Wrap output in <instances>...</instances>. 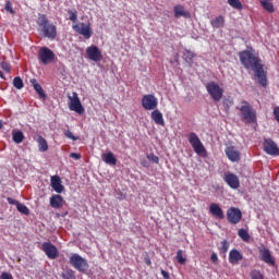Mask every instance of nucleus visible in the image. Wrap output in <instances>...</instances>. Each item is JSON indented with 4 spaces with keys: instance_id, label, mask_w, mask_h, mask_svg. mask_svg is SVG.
Returning <instances> with one entry per match:
<instances>
[{
    "instance_id": "nucleus-1",
    "label": "nucleus",
    "mask_w": 279,
    "mask_h": 279,
    "mask_svg": "<svg viewBox=\"0 0 279 279\" xmlns=\"http://www.w3.org/2000/svg\"><path fill=\"white\" fill-rule=\"evenodd\" d=\"M240 60L245 69H252V71H254L255 80L260 86H267V72L263 69V63H260L256 51L250 49L240 52Z\"/></svg>"
},
{
    "instance_id": "nucleus-2",
    "label": "nucleus",
    "mask_w": 279,
    "mask_h": 279,
    "mask_svg": "<svg viewBox=\"0 0 279 279\" xmlns=\"http://www.w3.org/2000/svg\"><path fill=\"white\" fill-rule=\"evenodd\" d=\"M238 110H240L243 123H255L256 111L252 108V105L243 100L240 107H238Z\"/></svg>"
},
{
    "instance_id": "nucleus-3",
    "label": "nucleus",
    "mask_w": 279,
    "mask_h": 279,
    "mask_svg": "<svg viewBox=\"0 0 279 279\" xmlns=\"http://www.w3.org/2000/svg\"><path fill=\"white\" fill-rule=\"evenodd\" d=\"M38 25H39V27H41V33L46 38L53 40V38H56V36H58V31L56 28V25L50 24L47 21V17L45 15H39Z\"/></svg>"
},
{
    "instance_id": "nucleus-4",
    "label": "nucleus",
    "mask_w": 279,
    "mask_h": 279,
    "mask_svg": "<svg viewBox=\"0 0 279 279\" xmlns=\"http://www.w3.org/2000/svg\"><path fill=\"white\" fill-rule=\"evenodd\" d=\"M68 99L69 110L76 112V114H84V106H82V101L80 100L77 93L74 92L72 95L68 94Z\"/></svg>"
},
{
    "instance_id": "nucleus-5",
    "label": "nucleus",
    "mask_w": 279,
    "mask_h": 279,
    "mask_svg": "<svg viewBox=\"0 0 279 279\" xmlns=\"http://www.w3.org/2000/svg\"><path fill=\"white\" fill-rule=\"evenodd\" d=\"M70 264L72 265V267H74V269L83 274L84 271L88 270V262L86 260V258L82 257L80 254H73L70 257Z\"/></svg>"
},
{
    "instance_id": "nucleus-6",
    "label": "nucleus",
    "mask_w": 279,
    "mask_h": 279,
    "mask_svg": "<svg viewBox=\"0 0 279 279\" xmlns=\"http://www.w3.org/2000/svg\"><path fill=\"white\" fill-rule=\"evenodd\" d=\"M189 143L193 147L195 154H197L198 156H205L206 147H204V144H202V140H199L197 134L190 133V135H189Z\"/></svg>"
},
{
    "instance_id": "nucleus-7",
    "label": "nucleus",
    "mask_w": 279,
    "mask_h": 279,
    "mask_svg": "<svg viewBox=\"0 0 279 279\" xmlns=\"http://www.w3.org/2000/svg\"><path fill=\"white\" fill-rule=\"evenodd\" d=\"M206 88H207L208 95H210L214 101H221V97H223V88H221L219 84L215 82H209L206 85Z\"/></svg>"
},
{
    "instance_id": "nucleus-8",
    "label": "nucleus",
    "mask_w": 279,
    "mask_h": 279,
    "mask_svg": "<svg viewBox=\"0 0 279 279\" xmlns=\"http://www.w3.org/2000/svg\"><path fill=\"white\" fill-rule=\"evenodd\" d=\"M38 58L41 64H51V62L56 60V54L53 53V51H51V49L43 47L38 51Z\"/></svg>"
},
{
    "instance_id": "nucleus-9",
    "label": "nucleus",
    "mask_w": 279,
    "mask_h": 279,
    "mask_svg": "<svg viewBox=\"0 0 279 279\" xmlns=\"http://www.w3.org/2000/svg\"><path fill=\"white\" fill-rule=\"evenodd\" d=\"M142 106L144 110H156V108H158V98L151 94L144 95L142 98Z\"/></svg>"
},
{
    "instance_id": "nucleus-10",
    "label": "nucleus",
    "mask_w": 279,
    "mask_h": 279,
    "mask_svg": "<svg viewBox=\"0 0 279 279\" xmlns=\"http://www.w3.org/2000/svg\"><path fill=\"white\" fill-rule=\"evenodd\" d=\"M86 56L92 62H100L104 56H101V50L97 46H89L86 48Z\"/></svg>"
},
{
    "instance_id": "nucleus-11",
    "label": "nucleus",
    "mask_w": 279,
    "mask_h": 279,
    "mask_svg": "<svg viewBox=\"0 0 279 279\" xmlns=\"http://www.w3.org/2000/svg\"><path fill=\"white\" fill-rule=\"evenodd\" d=\"M242 217H243V214L241 213V209L236 207H231L227 211V219L229 223L236 225L239 223V221H241Z\"/></svg>"
},
{
    "instance_id": "nucleus-12",
    "label": "nucleus",
    "mask_w": 279,
    "mask_h": 279,
    "mask_svg": "<svg viewBox=\"0 0 279 279\" xmlns=\"http://www.w3.org/2000/svg\"><path fill=\"white\" fill-rule=\"evenodd\" d=\"M225 154L231 162H239V160H241V151H239L236 146H227L225 149Z\"/></svg>"
},
{
    "instance_id": "nucleus-13",
    "label": "nucleus",
    "mask_w": 279,
    "mask_h": 279,
    "mask_svg": "<svg viewBox=\"0 0 279 279\" xmlns=\"http://www.w3.org/2000/svg\"><path fill=\"white\" fill-rule=\"evenodd\" d=\"M225 182L230 186V189L236 190L239 186H241V181L239 180V177L232 172H227L223 175Z\"/></svg>"
},
{
    "instance_id": "nucleus-14",
    "label": "nucleus",
    "mask_w": 279,
    "mask_h": 279,
    "mask_svg": "<svg viewBox=\"0 0 279 279\" xmlns=\"http://www.w3.org/2000/svg\"><path fill=\"white\" fill-rule=\"evenodd\" d=\"M73 29L84 36L85 38H90L93 32L90 31V24L80 23L73 26Z\"/></svg>"
},
{
    "instance_id": "nucleus-15",
    "label": "nucleus",
    "mask_w": 279,
    "mask_h": 279,
    "mask_svg": "<svg viewBox=\"0 0 279 279\" xmlns=\"http://www.w3.org/2000/svg\"><path fill=\"white\" fill-rule=\"evenodd\" d=\"M41 247L48 258H58V248L53 244L45 242Z\"/></svg>"
},
{
    "instance_id": "nucleus-16",
    "label": "nucleus",
    "mask_w": 279,
    "mask_h": 279,
    "mask_svg": "<svg viewBox=\"0 0 279 279\" xmlns=\"http://www.w3.org/2000/svg\"><path fill=\"white\" fill-rule=\"evenodd\" d=\"M264 151L269 156H278V145L271 140L264 141Z\"/></svg>"
},
{
    "instance_id": "nucleus-17",
    "label": "nucleus",
    "mask_w": 279,
    "mask_h": 279,
    "mask_svg": "<svg viewBox=\"0 0 279 279\" xmlns=\"http://www.w3.org/2000/svg\"><path fill=\"white\" fill-rule=\"evenodd\" d=\"M50 186L53 189L54 193L64 192V185H62V179H60L58 175L51 177Z\"/></svg>"
},
{
    "instance_id": "nucleus-18",
    "label": "nucleus",
    "mask_w": 279,
    "mask_h": 279,
    "mask_svg": "<svg viewBox=\"0 0 279 279\" xmlns=\"http://www.w3.org/2000/svg\"><path fill=\"white\" fill-rule=\"evenodd\" d=\"M209 213L213 215V217H216V219H223V209L217 204V203H211L209 206Z\"/></svg>"
},
{
    "instance_id": "nucleus-19",
    "label": "nucleus",
    "mask_w": 279,
    "mask_h": 279,
    "mask_svg": "<svg viewBox=\"0 0 279 279\" xmlns=\"http://www.w3.org/2000/svg\"><path fill=\"white\" fill-rule=\"evenodd\" d=\"M241 260H243V254L238 250H231L229 253V263H231V265H239Z\"/></svg>"
},
{
    "instance_id": "nucleus-20",
    "label": "nucleus",
    "mask_w": 279,
    "mask_h": 279,
    "mask_svg": "<svg viewBox=\"0 0 279 279\" xmlns=\"http://www.w3.org/2000/svg\"><path fill=\"white\" fill-rule=\"evenodd\" d=\"M50 206L51 208H62L64 206V198L59 194H53L50 197Z\"/></svg>"
},
{
    "instance_id": "nucleus-21",
    "label": "nucleus",
    "mask_w": 279,
    "mask_h": 279,
    "mask_svg": "<svg viewBox=\"0 0 279 279\" xmlns=\"http://www.w3.org/2000/svg\"><path fill=\"white\" fill-rule=\"evenodd\" d=\"M34 141H36L39 151H41V153L48 151L49 144L47 143V140H45V137H43V135H36L34 137Z\"/></svg>"
},
{
    "instance_id": "nucleus-22",
    "label": "nucleus",
    "mask_w": 279,
    "mask_h": 279,
    "mask_svg": "<svg viewBox=\"0 0 279 279\" xmlns=\"http://www.w3.org/2000/svg\"><path fill=\"white\" fill-rule=\"evenodd\" d=\"M259 254L264 263H267V265H274L275 260L274 257L271 256V252H269L268 248L260 250Z\"/></svg>"
},
{
    "instance_id": "nucleus-23",
    "label": "nucleus",
    "mask_w": 279,
    "mask_h": 279,
    "mask_svg": "<svg viewBox=\"0 0 279 279\" xmlns=\"http://www.w3.org/2000/svg\"><path fill=\"white\" fill-rule=\"evenodd\" d=\"M101 159L104 160V162H106V165H111V166L117 165V157H114L113 153L102 154Z\"/></svg>"
},
{
    "instance_id": "nucleus-24",
    "label": "nucleus",
    "mask_w": 279,
    "mask_h": 279,
    "mask_svg": "<svg viewBox=\"0 0 279 279\" xmlns=\"http://www.w3.org/2000/svg\"><path fill=\"white\" fill-rule=\"evenodd\" d=\"M174 16L175 19H180V16H183L184 19H189L191 14H189V11L184 10V7L177 5L174 7Z\"/></svg>"
},
{
    "instance_id": "nucleus-25",
    "label": "nucleus",
    "mask_w": 279,
    "mask_h": 279,
    "mask_svg": "<svg viewBox=\"0 0 279 279\" xmlns=\"http://www.w3.org/2000/svg\"><path fill=\"white\" fill-rule=\"evenodd\" d=\"M31 84H32L34 90H36V93L39 95V97L41 99H45V97H47L45 95V90L43 89V86H40V84H38V81H36V78H32Z\"/></svg>"
},
{
    "instance_id": "nucleus-26",
    "label": "nucleus",
    "mask_w": 279,
    "mask_h": 279,
    "mask_svg": "<svg viewBox=\"0 0 279 279\" xmlns=\"http://www.w3.org/2000/svg\"><path fill=\"white\" fill-rule=\"evenodd\" d=\"M151 119L157 125H165V118H162V112L159 110L151 112Z\"/></svg>"
},
{
    "instance_id": "nucleus-27",
    "label": "nucleus",
    "mask_w": 279,
    "mask_h": 279,
    "mask_svg": "<svg viewBox=\"0 0 279 279\" xmlns=\"http://www.w3.org/2000/svg\"><path fill=\"white\" fill-rule=\"evenodd\" d=\"M210 24L214 29H219V27H223V25H226V19H223V16H218L214 19Z\"/></svg>"
},
{
    "instance_id": "nucleus-28",
    "label": "nucleus",
    "mask_w": 279,
    "mask_h": 279,
    "mask_svg": "<svg viewBox=\"0 0 279 279\" xmlns=\"http://www.w3.org/2000/svg\"><path fill=\"white\" fill-rule=\"evenodd\" d=\"M259 2L266 12H274V0H259Z\"/></svg>"
},
{
    "instance_id": "nucleus-29",
    "label": "nucleus",
    "mask_w": 279,
    "mask_h": 279,
    "mask_svg": "<svg viewBox=\"0 0 279 279\" xmlns=\"http://www.w3.org/2000/svg\"><path fill=\"white\" fill-rule=\"evenodd\" d=\"M13 86L14 88H17V90H21L25 86L23 78H21V76L15 77L13 80Z\"/></svg>"
},
{
    "instance_id": "nucleus-30",
    "label": "nucleus",
    "mask_w": 279,
    "mask_h": 279,
    "mask_svg": "<svg viewBox=\"0 0 279 279\" xmlns=\"http://www.w3.org/2000/svg\"><path fill=\"white\" fill-rule=\"evenodd\" d=\"M25 135L23 134V132L17 131L15 133H13V142L21 144L22 141H24Z\"/></svg>"
},
{
    "instance_id": "nucleus-31",
    "label": "nucleus",
    "mask_w": 279,
    "mask_h": 279,
    "mask_svg": "<svg viewBox=\"0 0 279 279\" xmlns=\"http://www.w3.org/2000/svg\"><path fill=\"white\" fill-rule=\"evenodd\" d=\"M63 279H75V271L73 269H65L62 272Z\"/></svg>"
},
{
    "instance_id": "nucleus-32",
    "label": "nucleus",
    "mask_w": 279,
    "mask_h": 279,
    "mask_svg": "<svg viewBox=\"0 0 279 279\" xmlns=\"http://www.w3.org/2000/svg\"><path fill=\"white\" fill-rule=\"evenodd\" d=\"M238 235L240 236V239H242V241H250V233L245 229H240Z\"/></svg>"
},
{
    "instance_id": "nucleus-33",
    "label": "nucleus",
    "mask_w": 279,
    "mask_h": 279,
    "mask_svg": "<svg viewBox=\"0 0 279 279\" xmlns=\"http://www.w3.org/2000/svg\"><path fill=\"white\" fill-rule=\"evenodd\" d=\"M193 58H195V53L191 50H185L183 52V60H185L186 62H191V60H193Z\"/></svg>"
},
{
    "instance_id": "nucleus-34",
    "label": "nucleus",
    "mask_w": 279,
    "mask_h": 279,
    "mask_svg": "<svg viewBox=\"0 0 279 279\" xmlns=\"http://www.w3.org/2000/svg\"><path fill=\"white\" fill-rule=\"evenodd\" d=\"M177 260L180 265H186V257H184L182 250L177 252Z\"/></svg>"
},
{
    "instance_id": "nucleus-35",
    "label": "nucleus",
    "mask_w": 279,
    "mask_h": 279,
    "mask_svg": "<svg viewBox=\"0 0 279 279\" xmlns=\"http://www.w3.org/2000/svg\"><path fill=\"white\" fill-rule=\"evenodd\" d=\"M229 5L231 8H234L235 10H241L243 8V4H241V0H228Z\"/></svg>"
},
{
    "instance_id": "nucleus-36",
    "label": "nucleus",
    "mask_w": 279,
    "mask_h": 279,
    "mask_svg": "<svg viewBox=\"0 0 279 279\" xmlns=\"http://www.w3.org/2000/svg\"><path fill=\"white\" fill-rule=\"evenodd\" d=\"M220 252H222V254H226V252H228V250H230V243L228 241H222L220 243V247H219Z\"/></svg>"
},
{
    "instance_id": "nucleus-37",
    "label": "nucleus",
    "mask_w": 279,
    "mask_h": 279,
    "mask_svg": "<svg viewBox=\"0 0 279 279\" xmlns=\"http://www.w3.org/2000/svg\"><path fill=\"white\" fill-rule=\"evenodd\" d=\"M17 210L19 213H22V215H28L29 214V208H27V206H25L24 204H17Z\"/></svg>"
},
{
    "instance_id": "nucleus-38",
    "label": "nucleus",
    "mask_w": 279,
    "mask_h": 279,
    "mask_svg": "<svg viewBox=\"0 0 279 279\" xmlns=\"http://www.w3.org/2000/svg\"><path fill=\"white\" fill-rule=\"evenodd\" d=\"M68 14H70V21L73 23L77 21V11L69 10Z\"/></svg>"
},
{
    "instance_id": "nucleus-39",
    "label": "nucleus",
    "mask_w": 279,
    "mask_h": 279,
    "mask_svg": "<svg viewBox=\"0 0 279 279\" xmlns=\"http://www.w3.org/2000/svg\"><path fill=\"white\" fill-rule=\"evenodd\" d=\"M64 136H66V138H70L71 141H77L80 137L73 135V132H71L70 130L64 132Z\"/></svg>"
},
{
    "instance_id": "nucleus-40",
    "label": "nucleus",
    "mask_w": 279,
    "mask_h": 279,
    "mask_svg": "<svg viewBox=\"0 0 279 279\" xmlns=\"http://www.w3.org/2000/svg\"><path fill=\"white\" fill-rule=\"evenodd\" d=\"M0 66H1V69H3V71H5V73H10V71H12L10 63H8V62H1Z\"/></svg>"
},
{
    "instance_id": "nucleus-41",
    "label": "nucleus",
    "mask_w": 279,
    "mask_h": 279,
    "mask_svg": "<svg viewBox=\"0 0 279 279\" xmlns=\"http://www.w3.org/2000/svg\"><path fill=\"white\" fill-rule=\"evenodd\" d=\"M147 158L150 162H154L155 165H158L159 162V158L158 156L154 155V154H149L147 155Z\"/></svg>"
},
{
    "instance_id": "nucleus-42",
    "label": "nucleus",
    "mask_w": 279,
    "mask_h": 279,
    "mask_svg": "<svg viewBox=\"0 0 279 279\" xmlns=\"http://www.w3.org/2000/svg\"><path fill=\"white\" fill-rule=\"evenodd\" d=\"M251 278L252 279H263V274H260V271H258V270H253L251 272Z\"/></svg>"
},
{
    "instance_id": "nucleus-43",
    "label": "nucleus",
    "mask_w": 279,
    "mask_h": 279,
    "mask_svg": "<svg viewBox=\"0 0 279 279\" xmlns=\"http://www.w3.org/2000/svg\"><path fill=\"white\" fill-rule=\"evenodd\" d=\"M4 8H5L7 12H10V14H14V9L12 8V3L10 1H8L5 3Z\"/></svg>"
},
{
    "instance_id": "nucleus-44",
    "label": "nucleus",
    "mask_w": 279,
    "mask_h": 279,
    "mask_svg": "<svg viewBox=\"0 0 279 279\" xmlns=\"http://www.w3.org/2000/svg\"><path fill=\"white\" fill-rule=\"evenodd\" d=\"M210 260L217 265L219 263V257L217 256V253H213L211 254V257H210Z\"/></svg>"
},
{
    "instance_id": "nucleus-45",
    "label": "nucleus",
    "mask_w": 279,
    "mask_h": 279,
    "mask_svg": "<svg viewBox=\"0 0 279 279\" xmlns=\"http://www.w3.org/2000/svg\"><path fill=\"white\" fill-rule=\"evenodd\" d=\"M7 201L9 202V204L13 205V206H19V202L12 197H8Z\"/></svg>"
},
{
    "instance_id": "nucleus-46",
    "label": "nucleus",
    "mask_w": 279,
    "mask_h": 279,
    "mask_svg": "<svg viewBox=\"0 0 279 279\" xmlns=\"http://www.w3.org/2000/svg\"><path fill=\"white\" fill-rule=\"evenodd\" d=\"M1 279H14V277H12V275H10L9 272H2Z\"/></svg>"
},
{
    "instance_id": "nucleus-47",
    "label": "nucleus",
    "mask_w": 279,
    "mask_h": 279,
    "mask_svg": "<svg viewBox=\"0 0 279 279\" xmlns=\"http://www.w3.org/2000/svg\"><path fill=\"white\" fill-rule=\"evenodd\" d=\"M274 114H275L276 121L279 123V107H276V108L274 109Z\"/></svg>"
},
{
    "instance_id": "nucleus-48",
    "label": "nucleus",
    "mask_w": 279,
    "mask_h": 279,
    "mask_svg": "<svg viewBox=\"0 0 279 279\" xmlns=\"http://www.w3.org/2000/svg\"><path fill=\"white\" fill-rule=\"evenodd\" d=\"M70 158H74V160H80V158H82V155L77 153H72L70 154Z\"/></svg>"
},
{
    "instance_id": "nucleus-49",
    "label": "nucleus",
    "mask_w": 279,
    "mask_h": 279,
    "mask_svg": "<svg viewBox=\"0 0 279 279\" xmlns=\"http://www.w3.org/2000/svg\"><path fill=\"white\" fill-rule=\"evenodd\" d=\"M161 275L165 279H169L170 276H169V272L167 270H161Z\"/></svg>"
},
{
    "instance_id": "nucleus-50",
    "label": "nucleus",
    "mask_w": 279,
    "mask_h": 279,
    "mask_svg": "<svg viewBox=\"0 0 279 279\" xmlns=\"http://www.w3.org/2000/svg\"><path fill=\"white\" fill-rule=\"evenodd\" d=\"M141 165H142L143 167H149V163H148L145 159H142V160H141Z\"/></svg>"
},
{
    "instance_id": "nucleus-51",
    "label": "nucleus",
    "mask_w": 279,
    "mask_h": 279,
    "mask_svg": "<svg viewBox=\"0 0 279 279\" xmlns=\"http://www.w3.org/2000/svg\"><path fill=\"white\" fill-rule=\"evenodd\" d=\"M147 265H151V262L149 259L146 260Z\"/></svg>"
},
{
    "instance_id": "nucleus-52",
    "label": "nucleus",
    "mask_w": 279,
    "mask_h": 279,
    "mask_svg": "<svg viewBox=\"0 0 279 279\" xmlns=\"http://www.w3.org/2000/svg\"><path fill=\"white\" fill-rule=\"evenodd\" d=\"M1 128H3V123L0 121V130H1Z\"/></svg>"
},
{
    "instance_id": "nucleus-53",
    "label": "nucleus",
    "mask_w": 279,
    "mask_h": 279,
    "mask_svg": "<svg viewBox=\"0 0 279 279\" xmlns=\"http://www.w3.org/2000/svg\"><path fill=\"white\" fill-rule=\"evenodd\" d=\"M0 77H3V73L2 72H0Z\"/></svg>"
}]
</instances>
